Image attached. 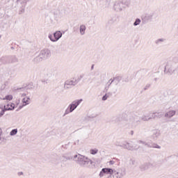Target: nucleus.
Here are the masks:
<instances>
[{
  "label": "nucleus",
  "instance_id": "nucleus-1",
  "mask_svg": "<svg viewBox=\"0 0 178 178\" xmlns=\"http://www.w3.org/2000/svg\"><path fill=\"white\" fill-rule=\"evenodd\" d=\"M138 144H145V142L143 140H138L136 143L125 142L122 144V148H124V149H128L129 151H133V149H137V148H138V146L137 145Z\"/></svg>",
  "mask_w": 178,
  "mask_h": 178
},
{
  "label": "nucleus",
  "instance_id": "nucleus-2",
  "mask_svg": "<svg viewBox=\"0 0 178 178\" xmlns=\"http://www.w3.org/2000/svg\"><path fill=\"white\" fill-rule=\"evenodd\" d=\"M51 56V51L49 49H44L40 51V54L35 57V62H42L44 59H47Z\"/></svg>",
  "mask_w": 178,
  "mask_h": 178
},
{
  "label": "nucleus",
  "instance_id": "nucleus-3",
  "mask_svg": "<svg viewBox=\"0 0 178 178\" xmlns=\"http://www.w3.org/2000/svg\"><path fill=\"white\" fill-rule=\"evenodd\" d=\"M111 175H113V177L114 178H123L126 176V170L124 169L115 170L111 168Z\"/></svg>",
  "mask_w": 178,
  "mask_h": 178
},
{
  "label": "nucleus",
  "instance_id": "nucleus-4",
  "mask_svg": "<svg viewBox=\"0 0 178 178\" xmlns=\"http://www.w3.org/2000/svg\"><path fill=\"white\" fill-rule=\"evenodd\" d=\"M22 105L19 106V109H22L24 106H27L30 104V97L27 96V93L21 94Z\"/></svg>",
  "mask_w": 178,
  "mask_h": 178
},
{
  "label": "nucleus",
  "instance_id": "nucleus-5",
  "mask_svg": "<svg viewBox=\"0 0 178 178\" xmlns=\"http://www.w3.org/2000/svg\"><path fill=\"white\" fill-rule=\"evenodd\" d=\"M79 163L82 166L88 167L90 165H92L94 163V162L91 159H90L84 156H82L81 161H79Z\"/></svg>",
  "mask_w": 178,
  "mask_h": 178
},
{
  "label": "nucleus",
  "instance_id": "nucleus-6",
  "mask_svg": "<svg viewBox=\"0 0 178 178\" xmlns=\"http://www.w3.org/2000/svg\"><path fill=\"white\" fill-rule=\"evenodd\" d=\"M77 82L72 79L67 80L64 84L65 90H69V88H72V86H76Z\"/></svg>",
  "mask_w": 178,
  "mask_h": 178
},
{
  "label": "nucleus",
  "instance_id": "nucleus-7",
  "mask_svg": "<svg viewBox=\"0 0 178 178\" xmlns=\"http://www.w3.org/2000/svg\"><path fill=\"white\" fill-rule=\"evenodd\" d=\"M105 175H112V168H103L99 174V177H104Z\"/></svg>",
  "mask_w": 178,
  "mask_h": 178
},
{
  "label": "nucleus",
  "instance_id": "nucleus-8",
  "mask_svg": "<svg viewBox=\"0 0 178 178\" xmlns=\"http://www.w3.org/2000/svg\"><path fill=\"white\" fill-rule=\"evenodd\" d=\"M62 37V33L60 31H56L54 33V35L49 36V38L51 41H53V42H55L59 40Z\"/></svg>",
  "mask_w": 178,
  "mask_h": 178
},
{
  "label": "nucleus",
  "instance_id": "nucleus-9",
  "mask_svg": "<svg viewBox=\"0 0 178 178\" xmlns=\"http://www.w3.org/2000/svg\"><path fill=\"white\" fill-rule=\"evenodd\" d=\"M76 108H77V106L74 102H72V103L70 104L68 108L65 110V115H69V113H72V112H73Z\"/></svg>",
  "mask_w": 178,
  "mask_h": 178
},
{
  "label": "nucleus",
  "instance_id": "nucleus-10",
  "mask_svg": "<svg viewBox=\"0 0 178 178\" xmlns=\"http://www.w3.org/2000/svg\"><path fill=\"white\" fill-rule=\"evenodd\" d=\"M6 106V111H15L16 108V106L15 105V103L13 102H8L6 104H5Z\"/></svg>",
  "mask_w": 178,
  "mask_h": 178
},
{
  "label": "nucleus",
  "instance_id": "nucleus-11",
  "mask_svg": "<svg viewBox=\"0 0 178 178\" xmlns=\"http://www.w3.org/2000/svg\"><path fill=\"white\" fill-rule=\"evenodd\" d=\"M149 113L152 119H156V118H161L162 116V113L161 112H152Z\"/></svg>",
  "mask_w": 178,
  "mask_h": 178
},
{
  "label": "nucleus",
  "instance_id": "nucleus-12",
  "mask_svg": "<svg viewBox=\"0 0 178 178\" xmlns=\"http://www.w3.org/2000/svg\"><path fill=\"white\" fill-rule=\"evenodd\" d=\"M161 136V131L159 130H154L152 131V138L153 140H156Z\"/></svg>",
  "mask_w": 178,
  "mask_h": 178
},
{
  "label": "nucleus",
  "instance_id": "nucleus-13",
  "mask_svg": "<svg viewBox=\"0 0 178 178\" xmlns=\"http://www.w3.org/2000/svg\"><path fill=\"white\" fill-rule=\"evenodd\" d=\"M176 115V111H170L165 113V118H167L168 119H170V118H173Z\"/></svg>",
  "mask_w": 178,
  "mask_h": 178
},
{
  "label": "nucleus",
  "instance_id": "nucleus-14",
  "mask_svg": "<svg viewBox=\"0 0 178 178\" xmlns=\"http://www.w3.org/2000/svg\"><path fill=\"white\" fill-rule=\"evenodd\" d=\"M6 112V107L3 104H0V118H2Z\"/></svg>",
  "mask_w": 178,
  "mask_h": 178
},
{
  "label": "nucleus",
  "instance_id": "nucleus-15",
  "mask_svg": "<svg viewBox=\"0 0 178 178\" xmlns=\"http://www.w3.org/2000/svg\"><path fill=\"white\" fill-rule=\"evenodd\" d=\"M13 99V96L12 95H8L3 99H1V101H12Z\"/></svg>",
  "mask_w": 178,
  "mask_h": 178
},
{
  "label": "nucleus",
  "instance_id": "nucleus-16",
  "mask_svg": "<svg viewBox=\"0 0 178 178\" xmlns=\"http://www.w3.org/2000/svg\"><path fill=\"white\" fill-rule=\"evenodd\" d=\"M81 158H83V155L75 154V155H74L73 159H74V161H78V162H80V161L81 160Z\"/></svg>",
  "mask_w": 178,
  "mask_h": 178
},
{
  "label": "nucleus",
  "instance_id": "nucleus-17",
  "mask_svg": "<svg viewBox=\"0 0 178 178\" xmlns=\"http://www.w3.org/2000/svg\"><path fill=\"white\" fill-rule=\"evenodd\" d=\"M90 154H91V155H97V154H98V149H91L90 150Z\"/></svg>",
  "mask_w": 178,
  "mask_h": 178
},
{
  "label": "nucleus",
  "instance_id": "nucleus-18",
  "mask_svg": "<svg viewBox=\"0 0 178 178\" xmlns=\"http://www.w3.org/2000/svg\"><path fill=\"white\" fill-rule=\"evenodd\" d=\"M80 33H81V34H84V33H86V26H84V25L81 26Z\"/></svg>",
  "mask_w": 178,
  "mask_h": 178
},
{
  "label": "nucleus",
  "instance_id": "nucleus-19",
  "mask_svg": "<svg viewBox=\"0 0 178 178\" xmlns=\"http://www.w3.org/2000/svg\"><path fill=\"white\" fill-rule=\"evenodd\" d=\"M16 134H17V129H13L10 132V136H16Z\"/></svg>",
  "mask_w": 178,
  "mask_h": 178
},
{
  "label": "nucleus",
  "instance_id": "nucleus-20",
  "mask_svg": "<svg viewBox=\"0 0 178 178\" xmlns=\"http://www.w3.org/2000/svg\"><path fill=\"white\" fill-rule=\"evenodd\" d=\"M141 120H143V122H148L149 120L148 119V115H144L141 117Z\"/></svg>",
  "mask_w": 178,
  "mask_h": 178
},
{
  "label": "nucleus",
  "instance_id": "nucleus-21",
  "mask_svg": "<svg viewBox=\"0 0 178 178\" xmlns=\"http://www.w3.org/2000/svg\"><path fill=\"white\" fill-rule=\"evenodd\" d=\"M82 102H83V99H79V100L74 101V102L75 103L76 106H79Z\"/></svg>",
  "mask_w": 178,
  "mask_h": 178
},
{
  "label": "nucleus",
  "instance_id": "nucleus-22",
  "mask_svg": "<svg viewBox=\"0 0 178 178\" xmlns=\"http://www.w3.org/2000/svg\"><path fill=\"white\" fill-rule=\"evenodd\" d=\"M59 161L60 162H65V161H67V157H65V156H60L59 158Z\"/></svg>",
  "mask_w": 178,
  "mask_h": 178
},
{
  "label": "nucleus",
  "instance_id": "nucleus-23",
  "mask_svg": "<svg viewBox=\"0 0 178 178\" xmlns=\"http://www.w3.org/2000/svg\"><path fill=\"white\" fill-rule=\"evenodd\" d=\"M140 22H141V20L136 19L134 24V26H138V24H140Z\"/></svg>",
  "mask_w": 178,
  "mask_h": 178
},
{
  "label": "nucleus",
  "instance_id": "nucleus-24",
  "mask_svg": "<svg viewBox=\"0 0 178 178\" xmlns=\"http://www.w3.org/2000/svg\"><path fill=\"white\" fill-rule=\"evenodd\" d=\"M152 148H157V149H160L161 146H159V145L154 144L152 145Z\"/></svg>",
  "mask_w": 178,
  "mask_h": 178
},
{
  "label": "nucleus",
  "instance_id": "nucleus-25",
  "mask_svg": "<svg viewBox=\"0 0 178 178\" xmlns=\"http://www.w3.org/2000/svg\"><path fill=\"white\" fill-rule=\"evenodd\" d=\"M108 99V95H105L103 97H102V101H106Z\"/></svg>",
  "mask_w": 178,
  "mask_h": 178
},
{
  "label": "nucleus",
  "instance_id": "nucleus-26",
  "mask_svg": "<svg viewBox=\"0 0 178 178\" xmlns=\"http://www.w3.org/2000/svg\"><path fill=\"white\" fill-rule=\"evenodd\" d=\"M20 104V100H18L15 102V108H17V106H19V105Z\"/></svg>",
  "mask_w": 178,
  "mask_h": 178
},
{
  "label": "nucleus",
  "instance_id": "nucleus-27",
  "mask_svg": "<svg viewBox=\"0 0 178 178\" xmlns=\"http://www.w3.org/2000/svg\"><path fill=\"white\" fill-rule=\"evenodd\" d=\"M115 145H116V147H123V145H120V144L119 143V142H116V143H115Z\"/></svg>",
  "mask_w": 178,
  "mask_h": 178
},
{
  "label": "nucleus",
  "instance_id": "nucleus-28",
  "mask_svg": "<svg viewBox=\"0 0 178 178\" xmlns=\"http://www.w3.org/2000/svg\"><path fill=\"white\" fill-rule=\"evenodd\" d=\"M147 118H148L149 120H151V119H152V118H151V114L149 113V114H147Z\"/></svg>",
  "mask_w": 178,
  "mask_h": 178
},
{
  "label": "nucleus",
  "instance_id": "nucleus-29",
  "mask_svg": "<svg viewBox=\"0 0 178 178\" xmlns=\"http://www.w3.org/2000/svg\"><path fill=\"white\" fill-rule=\"evenodd\" d=\"M22 175H23V172H18V176H22Z\"/></svg>",
  "mask_w": 178,
  "mask_h": 178
},
{
  "label": "nucleus",
  "instance_id": "nucleus-30",
  "mask_svg": "<svg viewBox=\"0 0 178 178\" xmlns=\"http://www.w3.org/2000/svg\"><path fill=\"white\" fill-rule=\"evenodd\" d=\"M11 49H15V48L13 47H11Z\"/></svg>",
  "mask_w": 178,
  "mask_h": 178
},
{
  "label": "nucleus",
  "instance_id": "nucleus-31",
  "mask_svg": "<svg viewBox=\"0 0 178 178\" xmlns=\"http://www.w3.org/2000/svg\"><path fill=\"white\" fill-rule=\"evenodd\" d=\"M145 169H148V167H146Z\"/></svg>",
  "mask_w": 178,
  "mask_h": 178
},
{
  "label": "nucleus",
  "instance_id": "nucleus-32",
  "mask_svg": "<svg viewBox=\"0 0 178 178\" xmlns=\"http://www.w3.org/2000/svg\"><path fill=\"white\" fill-rule=\"evenodd\" d=\"M3 99V98H1V97H0V99Z\"/></svg>",
  "mask_w": 178,
  "mask_h": 178
}]
</instances>
